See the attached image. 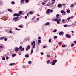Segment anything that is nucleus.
Here are the masks:
<instances>
[{
	"instance_id": "f257e3e1",
	"label": "nucleus",
	"mask_w": 76,
	"mask_h": 76,
	"mask_svg": "<svg viewBox=\"0 0 76 76\" xmlns=\"http://www.w3.org/2000/svg\"><path fill=\"white\" fill-rule=\"evenodd\" d=\"M13 16H14V17H15V16L19 17V16H20V15L19 14H17L16 13H15L13 14Z\"/></svg>"
},
{
	"instance_id": "f03ea898",
	"label": "nucleus",
	"mask_w": 76,
	"mask_h": 76,
	"mask_svg": "<svg viewBox=\"0 0 76 76\" xmlns=\"http://www.w3.org/2000/svg\"><path fill=\"white\" fill-rule=\"evenodd\" d=\"M57 60H54L52 62V64H51L52 65H55V63L57 62Z\"/></svg>"
},
{
	"instance_id": "7ed1b4c3",
	"label": "nucleus",
	"mask_w": 76,
	"mask_h": 76,
	"mask_svg": "<svg viewBox=\"0 0 76 76\" xmlns=\"http://www.w3.org/2000/svg\"><path fill=\"white\" fill-rule=\"evenodd\" d=\"M61 13H62L63 15H66V12L63 10H62L61 11Z\"/></svg>"
},
{
	"instance_id": "20e7f679",
	"label": "nucleus",
	"mask_w": 76,
	"mask_h": 76,
	"mask_svg": "<svg viewBox=\"0 0 76 76\" xmlns=\"http://www.w3.org/2000/svg\"><path fill=\"white\" fill-rule=\"evenodd\" d=\"M57 7L59 8H61V7H62V4H58Z\"/></svg>"
},
{
	"instance_id": "39448f33",
	"label": "nucleus",
	"mask_w": 76,
	"mask_h": 76,
	"mask_svg": "<svg viewBox=\"0 0 76 76\" xmlns=\"http://www.w3.org/2000/svg\"><path fill=\"white\" fill-rule=\"evenodd\" d=\"M31 48V46H28L27 48H26V51H28V50H29V49H30Z\"/></svg>"
},
{
	"instance_id": "423d86ee",
	"label": "nucleus",
	"mask_w": 76,
	"mask_h": 76,
	"mask_svg": "<svg viewBox=\"0 0 76 76\" xmlns=\"http://www.w3.org/2000/svg\"><path fill=\"white\" fill-rule=\"evenodd\" d=\"M64 34V32L63 31H61L59 33V35L61 36V35H63Z\"/></svg>"
},
{
	"instance_id": "0eeeda50",
	"label": "nucleus",
	"mask_w": 76,
	"mask_h": 76,
	"mask_svg": "<svg viewBox=\"0 0 76 76\" xmlns=\"http://www.w3.org/2000/svg\"><path fill=\"white\" fill-rule=\"evenodd\" d=\"M66 38H71V36H70V35H69V34H66Z\"/></svg>"
},
{
	"instance_id": "6e6552de",
	"label": "nucleus",
	"mask_w": 76,
	"mask_h": 76,
	"mask_svg": "<svg viewBox=\"0 0 76 76\" xmlns=\"http://www.w3.org/2000/svg\"><path fill=\"white\" fill-rule=\"evenodd\" d=\"M33 44L34 45L33 46V48H35V47L36 44H35V42L34 40L33 41Z\"/></svg>"
},
{
	"instance_id": "1a4fd4ad",
	"label": "nucleus",
	"mask_w": 76,
	"mask_h": 76,
	"mask_svg": "<svg viewBox=\"0 0 76 76\" xmlns=\"http://www.w3.org/2000/svg\"><path fill=\"white\" fill-rule=\"evenodd\" d=\"M20 19V17H15L13 18L14 20H18V19Z\"/></svg>"
},
{
	"instance_id": "9d476101",
	"label": "nucleus",
	"mask_w": 76,
	"mask_h": 76,
	"mask_svg": "<svg viewBox=\"0 0 76 76\" xmlns=\"http://www.w3.org/2000/svg\"><path fill=\"white\" fill-rule=\"evenodd\" d=\"M34 11H31L29 12V14H34Z\"/></svg>"
},
{
	"instance_id": "9b49d317",
	"label": "nucleus",
	"mask_w": 76,
	"mask_h": 76,
	"mask_svg": "<svg viewBox=\"0 0 76 76\" xmlns=\"http://www.w3.org/2000/svg\"><path fill=\"white\" fill-rule=\"evenodd\" d=\"M50 9H48L46 11V13L47 14H49V13H50Z\"/></svg>"
},
{
	"instance_id": "f8f14e48",
	"label": "nucleus",
	"mask_w": 76,
	"mask_h": 76,
	"mask_svg": "<svg viewBox=\"0 0 76 76\" xmlns=\"http://www.w3.org/2000/svg\"><path fill=\"white\" fill-rule=\"evenodd\" d=\"M15 51L17 52V51H19V48H16L15 49Z\"/></svg>"
},
{
	"instance_id": "ddd939ff",
	"label": "nucleus",
	"mask_w": 76,
	"mask_h": 76,
	"mask_svg": "<svg viewBox=\"0 0 76 76\" xmlns=\"http://www.w3.org/2000/svg\"><path fill=\"white\" fill-rule=\"evenodd\" d=\"M15 65V63H11L9 64V66H13Z\"/></svg>"
},
{
	"instance_id": "4468645a",
	"label": "nucleus",
	"mask_w": 76,
	"mask_h": 76,
	"mask_svg": "<svg viewBox=\"0 0 76 76\" xmlns=\"http://www.w3.org/2000/svg\"><path fill=\"white\" fill-rule=\"evenodd\" d=\"M50 24V23L49 22H47L45 23V26H47V25H48Z\"/></svg>"
},
{
	"instance_id": "2eb2a0df",
	"label": "nucleus",
	"mask_w": 76,
	"mask_h": 76,
	"mask_svg": "<svg viewBox=\"0 0 76 76\" xmlns=\"http://www.w3.org/2000/svg\"><path fill=\"white\" fill-rule=\"evenodd\" d=\"M53 20H54V21H55L56 22V21H58V19H57V18L54 19Z\"/></svg>"
},
{
	"instance_id": "dca6fc26",
	"label": "nucleus",
	"mask_w": 76,
	"mask_h": 76,
	"mask_svg": "<svg viewBox=\"0 0 76 76\" xmlns=\"http://www.w3.org/2000/svg\"><path fill=\"white\" fill-rule=\"evenodd\" d=\"M25 57H26V58H28V57H29V55L27 54L25 56Z\"/></svg>"
},
{
	"instance_id": "f3484780",
	"label": "nucleus",
	"mask_w": 76,
	"mask_h": 76,
	"mask_svg": "<svg viewBox=\"0 0 76 76\" xmlns=\"http://www.w3.org/2000/svg\"><path fill=\"white\" fill-rule=\"evenodd\" d=\"M66 12L68 13H70V11L69 10H67Z\"/></svg>"
},
{
	"instance_id": "a211bd4d",
	"label": "nucleus",
	"mask_w": 76,
	"mask_h": 76,
	"mask_svg": "<svg viewBox=\"0 0 76 76\" xmlns=\"http://www.w3.org/2000/svg\"><path fill=\"white\" fill-rule=\"evenodd\" d=\"M4 37H1L0 38V40H2V39H4Z\"/></svg>"
},
{
	"instance_id": "6ab92c4d",
	"label": "nucleus",
	"mask_w": 76,
	"mask_h": 76,
	"mask_svg": "<svg viewBox=\"0 0 76 76\" xmlns=\"http://www.w3.org/2000/svg\"><path fill=\"white\" fill-rule=\"evenodd\" d=\"M53 32H57V30L55 29L53 31Z\"/></svg>"
},
{
	"instance_id": "aec40b11",
	"label": "nucleus",
	"mask_w": 76,
	"mask_h": 76,
	"mask_svg": "<svg viewBox=\"0 0 76 76\" xmlns=\"http://www.w3.org/2000/svg\"><path fill=\"white\" fill-rule=\"evenodd\" d=\"M29 1V0H25V2H26V3H28Z\"/></svg>"
},
{
	"instance_id": "412c9836",
	"label": "nucleus",
	"mask_w": 76,
	"mask_h": 76,
	"mask_svg": "<svg viewBox=\"0 0 76 76\" xmlns=\"http://www.w3.org/2000/svg\"><path fill=\"white\" fill-rule=\"evenodd\" d=\"M23 1H25V0H21L20 3L21 4L22 3V2H23Z\"/></svg>"
},
{
	"instance_id": "4be33fe9",
	"label": "nucleus",
	"mask_w": 76,
	"mask_h": 76,
	"mask_svg": "<svg viewBox=\"0 0 76 76\" xmlns=\"http://www.w3.org/2000/svg\"><path fill=\"white\" fill-rule=\"evenodd\" d=\"M38 42L39 43H41V40L40 39H38Z\"/></svg>"
},
{
	"instance_id": "5701e85b",
	"label": "nucleus",
	"mask_w": 76,
	"mask_h": 76,
	"mask_svg": "<svg viewBox=\"0 0 76 76\" xmlns=\"http://www.w3.org/2000/svg\"><path fill=\"white\" fill-rule=\"evenodd\" d=\"M16 56V54H14L12 55V57H15V56Z\"/></svg>"
},
{
	"instance_id": "b1692460",
	"label": "nucleus",
	"mask_w": 76,
	"mask_h": 76,
	"mask_svg": "<svg viewBox=\"0 0 76 76\" xmlns=\"http://www.w3.org/2000/svg\"><path fill=\"white\" fill-rule=\"evenodd\" d=\"M8 11H9V12H12V10L10 9H8Z\"/></svg>"
},
{
	"instance_id": "393cba45",
	"label": "nucleus",
	"mask_w": 76,
	"mask_h": 76,
	"mask_svg": "<svg viewBox=\"0 0 76 76\" xmlns=\"http://www.w3.org/2000/svg\"><path fill=\"white\" fill-rule=\"evenodd\" d=\"M33 52H34V50L33 49H32L31 52V54H32Z\"/></svg>"
},
{
	"instance_id": "a878e982",
	"label": "nucleus",
	"mask_w": 76,
	"mask_h": 76,
	"mask_svg": "<svg viewBox=\"0 0 76 76\" xmlns=\"http://www.w3.org/2000/svg\"><path fill=\"white\" fill-rule=\"evenodd\" d=\"M19 13L20 14V15H22V11H20L19 12Z\"/></svg>"
},
{
	"instance_id": "bb28decb",
	"label": "nucleus",
	"mask_w": 76,
	"mask_h": 76,
	"mask_svg": "<svg viewBox=\"0 0 76 76\" xmlns=\"http://www.w3.org/2000/svg\"><path fill=\"white\" fill-rule=\"evenodd\" d=\"M11 4H15V2L14 1L12 2Z\"/></svg>"
},
{
	"instance_id": "cd10ccee",
	"label": "nucleus",
	"mask_w": 76,
	"mask_h": 76,
	"mask_svg": "<svg viewBox=\"0 0 76 76\" xmlns=\"http://www.w3.org/2000/svg\"><path fill=\"white\" fill-rule=\"evenodd\" d=\"M25 50V48H23L21 49V51H23Z\"/></svg>"
},
{
	"instance_id": "c85d7f7f",
	"label": "nucleus",
	"mask_w": 76,
	"mask_h": 76,
	"mask_svg": "<svg viewBox=\"0 0 76 76\" xmlns=\"http://www.w3.org/2000/svg\"><path fill=\"white\" fill-rule=\"evenodd\" d=\"M65 47H66V45H63L62 46V48Z\"/></svg>"
},
{
	"instance_id": "c756f323",
	"label": "nucleus",
	"mask_w": 76,
	"mask_h": 76,
	"mask_svg": "<svg viewBox=\"0 0 76 76\" xmlns=\"http://www.w3.org/2000/svg\"><path fill=\"white\" fill-rule=\"evenodd\" d=\"M50 60H48L47 61V64H48L49 63H50Z\"/></svg>"
},
{
	"instance_id": "7c9ffc66",
	"label": "nucleus",
	"mask_w": 76,
	"mask_h": 76,
	"mask_svg": "<svg viewBox=\"0 0 76 76\" xmlns=\"http://www.w3.org/2000/svg\"><path fill=\"white\" fill-rule=\"evenodd\" d=\"M15 30H16V31H19V30H20V29L18 28H16L15 29Z\"/></svg>"
},
{
	"instance_id": "2f4dec72",
	"label": "nucleus",
	"mask_w": 76,
	"mask_h": 76,
	"mask_svg": "<svg viewBox=\"0 0 76 76\" xmlns=\"http://www.w3.org/2000/svg\"><path fill=\"white\" fill-rule=\"evenodd\" d=\"M70 18H71V17H69V18H68L67 20H70Z\"/></svg>"
},
{
	"instance_id": "473e14b6",
	"label": "nucleus",
	"mask_w": 76,
	"mask_h": 76,
	"mask_svg": "<svg viewBox=\"0 0 76 76\" xmlns=\"http://www.w3.org/2000/svg\"><path fill=\"white\" fill-rule=\"evenodd\" d=\"M22 46H20L19 48V49H20V50H21V49H22Z\"/></svg>"
},
{
	"instance_id": "72a5a7b5",
	"label": "nucleus",
	"mask_w": 76,
	"mask_h": 76,
	"mask_svg": "<svg viewBox=\"0 0 76 76\" xmlns=\"http://www.w3.org/2000/svg\"><path fill=\"white\" fill-rule=\"evenodd\" d=\"M59 16H60V15H59V14H57L56 15V17H58Z\"/></svg>"
},
{
	"instance_id": "f704fd0d",
	"label": "nucleus",
	"mask_w": 76,
	"mask_h": 76,
	"mask_svg": "<svg viewBox=\"0 0 76 76\" xmlns=\"http://www.w3.org/2000/svg\"><path fill=\"white\" fill-rule=\"evenodd\" d=\"M57 38V36H54L53 37L54 39H56V38Z\"/></svg>"
},
{
	"instance_id": "c9c22d12",
	"label": "nucleus",
	"mask_w": 76,
	"mask_h": 76,
	"mask_svg": "<svg viewBox=\"0 0 76 76\" xmlns=\"http://www.w3.org/2000/svg\"><path fill=\"white\" fill-rule=\"evenodd\" d=\"M74 6V4H72V5L70 6V7H73Z\"/></svg>"
},
{
	"instance_id": "e433bc0d",
	"label": "nucleus",
	"mask_w": 76,
	"mask_h": 76,
	"mask_svg": "<svg viewBox=\"0 0 76 76\" xmlns=\"http://www.w3.org/2000/svg\"><path fill=\"white\" fill-rule=\"evenodd\" d=\"M9 32L11 34H12V30L10 31Z\"/></svg>"
},
{
	"instance_id": "4c0bfd02",
	"label": "nucleus",
	"mask_w": 76,
	"mask_h": 76,
	"mask_svg": "<svg viewBox=\"0 0 76 76\" xmlns=\"http://www.w3.org/2000/svg\"><path fill=\"white\" fill-rule=\"evenodd\" d=\"M28 64H31V61H29L28 62Z\"/></svg>"
},
{
	"instance_id": "58836bf2",
	"label": "nucleus",
	"mask_w": 76,
	"mask_h": 76,
	"mask_svg": "<svg viewBox=\"0 0 76 76\" xmlns=\"http://www.w3.org/2000/svg\"><path fill=\"white\" fill-rule=\"evenodd\" d=\"M57 23H58V24H59V23H60V21L58 20L57 21Z\"/></svg>"
},
{
	"instance_id": "ea45409f",
	"label": "nucleus",
	"mask_w": 76,
	"mask_h": 76,
	"mask_svg": "<svg viewBox=\"0 0 76 76\" xmlns=\"http://www.w3.org/2000/svg\"><path fill=\"white\" fill-rule=\"evenodd\" d=\"M61 19L60 18L58 20V21H61Z\"/></svg>"
},
{
	"instance_id": "a19ab883",
	"label": "nucleus",
	"mask_w": 76,
	"mask_h": 76,
	"mask_svg": "<svg viewBox=\"0 0 76 76\" xmlns=\"http://www.w3.org/2000/svg\"><path fill=\"white\" fill-rule=\"evenodd\" d=\"M19 28H22V26L20 25L19 26Z\"/></svg>"
},
{
	"instance_id": "79ce46f5",
	"label": "nucleus",
	"mask_w": 76,
	"mask_h": 76,
	"mask_svg": "<svg viewBox=\"0 0 76 76\" xmlns=\"http://www.w3.org/2000/svg\"><path fill=\"white\" fill-rule=\"evenodd\" d=\"M64 27H66V26H67V25H64Z\"/></svg>"
},
{
	"instance_id": "37998d69",
	"label": "nucleus",
	"mask_w": 76,
	"mask_h": 76,
	"mask_svg": "<svg viewBox=\"0 0 76 76\" xmlns=\"http://www.w3.org/2000/svg\"><path fill=\"white\" fill-rule=\"evenodd\" d=\"M7 40V38H5L4 39V41H6Z\"/></svg>"
},
{
	"instance_id": "c03bdc74",
	"label": "nucleus",
	"mask_w": 76,
	"mask_h": 76,
	"mask_svg": "<svg viewBox=\"0 0 76 76\" xmlns=\"http://www.w3.org/2000/svg\"><path fill=\"white\" fill-rule=\"evenodd\" d=\"M73 46H74V44H72L71 45V47H73Z\"/></svg>"
},
{
	"instance_id": "a18cd8bd",
	"label": "nucleus",
	"mask_w": 76,
	"mask_h": 76,
	"mask_svg": "<svg viewBox=\"0 0 76 76\" xmlns=\"http://www.w3.org/2000/svg\"><path fill=\"white\" fill-rule=\"evenodd\" d=\"M49 41L50 42H51V39H49Z\"/></svg>"
},
{
	"instance_id": "49530a36",
	"label": "nucleus",
	"mask_w": 76,
	"mask_h": 76,
	"mask_svg": "<svg viewBox=\"0 0 76 76\" xmlns=\"http://www.w3.org/2000/svg\"><path fill=\"white\" fill-rule=\"evenodd\" d=\"M47 57H50V55H47Z\"/></svg>"
},
{
	"instance_id": "de8ad7c7",
	"label": "nucleus",
	"mask_w": 76,
	"mask_h": 76,
	"mask_svg": "<svg viewBox=\"0 0 76 76\" xmlns=\"http://www.w3.org/2000/svg\"><path fill=\"white\" fill-rule=\"evenodd\" d=\"M18 54L19 55H21V52H19L18 53Z\"/></svg>"
},
{
	"instance_id": "09e8293b",
	"label": "nucleus",
	"mask_w": 76,
	"mask_h": 76,
	"mask_svg": "<svg viewBox=\"0 0 76 76\" xmlns=\"http://www.w3.org/2000/svg\"><path fill=\"white\" fill-rule=\"evenodd\" d=\"M2 59L3 60H5V58L4 57H3V58H2Z\"/></svg>"
},
{
	"instance_id": "8fccbe9b",
	"label": "nucleus",
	"mask_w": 76,
	"mask_h": 76,
	"mask_svg": "<svg viewBox=\"0 0 76 76\" xmlns=\"http://www.w3.org/2000/svg\"><path fill=\"white\" fill-rule=\"evenodd\" d=\"M38 39H41V37H39L38 38Z\"/></svg>"
},
{
	"instance_id": "3c124183",
	"label": "nucleus",
	"mask_w": 76,
	"mask_h": 76,
	"mask_svg": "<svg viewBox=\"0 0 76 76\" xmlns=\"http://www.w3.org/2000/svg\"><path fill=\"white\" fill-rule=\"evenodd\" d=\"M53 10H51L50 11V13H52V12H53Z\"/></svg>"
},
{
	"instance_id": "603ef678",
	"label": "nucleus",
	"mask_w": 76,
	"mask_h": 76,
	"mask_svg": "<svg viewBox=\"0 0 76 76\" xmlns=\"http://www.w3.org/2000/svg\"><path fill=\"white\" fill-rule=\"evenodd\" d=\"M61 42H59L58 43V45H61Z\"/></svg>"
},
{
	"instance_id": "864d4df0",
	"label": "nucleus",
	"mask_w": 76,
	"mask_h": 76,
	"mask_svg": "<svg viewBox=\"0 0 76 76\" xmlns=\"http://www.w3.org/2000/svg\"><path fill=\"white\" fill-rule=\"evenodd\" d=\"M45 4V3H44V2H43L42 3V4L43 5H44V4Z\"/></svg>"
},
{
	"instance_id": "5fc2aeb1",
	"label": "nucleus",
	"mask_w": 76,
	"mask_h": 76,
	"mask_svg": "<svg viewBox=\"0 0 76 76\" xmlns=\"http://www.w3.org/2000/svg\"><path fill=\"white\" fill-rule=\"evenodd\" d=\"M43 48H46V46H44L43 47Z\"/></svg>"
},
{
	"instance_id": "6e6d98bb",
	"label": "nucleus",
	"mask_w": 76,
	"mask_h": 76,
	"mask_svg": "<svg viewBox=\"0 0 76 76\" xmlns=\"http://www.w3.org/2000/svg\"><path fill=\"white\" fill-rule=\"evenodd\" d=\"M33 43H34V42H31V45H33Z\"/></svg>"
},
{
	"instance_id": "4d7b16f0",
	"label": "nucleus",
	"mask_w": 76,
	"mask_h": 76,
	"mask_svg": "<svg viewBox=\"0 0 76 76\" xmlns=\"http://www.w3.org/2000/svg\"><path fill=\"white\" fill-rule=\"evenodd\" d=\"M6 60H8L9 59V57L8 56L6 58Z\"/></svg>"
},
{
	"instance_id": "13d9d810",
	"label": "nucleus",
	"mask_w": 76,
	"mask_h": 76,
	"mask_svg": "<svg viewBox=\"0 0 76 76\" xmlns=\"http://www.w3.org/2000/svg\"><path fill=\"white\" fill-rule=\"evenodd\" d=\"M41 55H44V53H43V52H42V53H41Z\"/></svg>"
},
{
	"instance_id": "bf43d9fd",
	"label": "nucleus",
	"mask_w": 76,
	"mask_h": 76,
	"mask_svg": "<svg viewBox=\"0 0 76 76\" xmlns=\"http://www.w3.org/2000/svg\"><path fill=\"white\" fill-rule=\"evenodd\" d=\"M51 4H48V6H51Z\"/></svg>"
},
{
	"instance_id": "052dcab7",
	"label": "nucleus",
	"mask_w": 76,
	"mask_h": 76,
	"mask_svg": "<svg viewBox=\"0 0 76 76\" xmlns=\"http://www.w3.org/2000/svg\"><path fill=\"white\" fill-rule=\"evenodd\" d=\"M18 20H19V19H18L17 20H14V21H15V22H16V21H18Z\"/></svg>"
},
{
	"instance_id": "680f3d73",
	"label": "nucleus",
	"mask_w": 76,
	"mask_h": 76,
	"mask_svg": "<svg viewBox=\"0 0 76 76\" xmlns=\"http://www.w3.org/2000/svg\"><path fill=\"white\" fill-rule=\"evenodd\" d=\"M62 6H65V4H62Z\"/></svg>"
},
{
	"instance_id": "e2e57ef3",
	"label": "nucleus",
	"mask_w": 76,
	"mask_h": 76,
	"mask_svg": "<svg viewBox=\"0 0 76 76\" xmlns=\"http://www.w3.org/2000/svg\"><path fill=\"white\" fill-rule=\"evenodd\" d=\"M55 3V2H52V3L50 4V5H52V4H54Z\"/></svg>"
},
{
	"instance_id": "0e129e2a",
	"label": "nucleus",
	"mask_w": 76,
	"mask_h": 76,
	"mask_svg": "<svg viewBox=\"0 0 76 76\" xmlns=\"http://www.w3.org/2000/svg\"><path fill=\"white\" fill-rule=\"evenodd\" d=\"M25 19H27V16H25Z\"/></svg>"
},
{
	"instance_id": "69168bd1",
	"label": "nucleus",
	"mask_w": 76,
	"mask_h": 76,
	"mask_svg": "<svg viewBox=\"0 0 76 76\" xmlns=\"http://www.w3.org/2000/svg\"><path fill=\"white\" fill-rule=\"evenodd\" d=\"M74 43L75 44H76V41H75L74 42Z\"/></svg>"
},
{
	"instance_id": "338daca9",
	"label": "nucleus",
	"mask_w": 76,
	"mask_h": 76,
	"mask_svg": "<svg viewBox=\"0 0 76 76\" xmlns=\"http://www.w3.org/2000/svg\"><path fill=\"white\" fill-rule=\"evenodd\" d=\"M71 32H72V33H74V31H71Z\"/></svg>"
},
{
	"instance_id": "774afa93",
	"label": "nucleus",
	"mask_w": 76,
	"mask_h": 76,
	"mask_svg": "<svg viewBox=\"0 0 76 76\" xmlns=\"http://www.w3.org/2000/svg\"><path fill=\"white\" fill-rule=\"evenodd\" d=\"M74 26H76V22H75V24L74 25Z\"/></svg>"
}]
</instances>
